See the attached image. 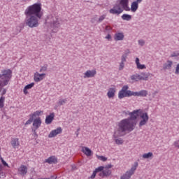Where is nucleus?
Here are the masks:
<instances>
[{
	"mask_svg": "<svg viewBox=\"0 0 179 179\" xmlns=\"http://www.w3.org/2000/svg\"><path fill=\"white\" fill-rule=\"evenodd\" d=\"M150 76V73L143 72L140 74V78L141 80H148Z\"/></svg>",
	"mask_w": 179,
	"mask_h": 179,
	"instance_id": "nucleus-24",
	"label": "nucleus"
},
{
	"mask_svg": "<svg viewBox=\"0 0 179 179\" xmlns=\"http://www.w3.org/2000/svg\"><path fill=\"white\" fill-rule=\"evenodd\" d=\"M45 163H48V164H57L58 163V158L54 155L50 156L45 160Z\"/></svg>",
	"mask_w": 179,
	"mask_h": 179,
	"instance_id": "nucleus-13",
	"label": "nucleus"
},
{
	"mask_svg": "<svg viewBox=\"0 0 179 179\" xmlns=\"http://www.w3.org/2000/svg\"><path fill=\"white\" fill-rule=\"evenodd\" d=\"M139 111H141V109L139 110H134L133 112H130L129 113V115H130L129 117L126 118V120H129V121L131 122H135V120L138 118L139 116Z\"/></svg>",
	"mask_w": 179,
	"mask_h": 179,
	"instance_id": "nucleus-9",
	"label": "nucleus"
},
{
	"mask_svg": "<svg viewBox=\"0 0 179 179\" xmlns=\"http://www.w3.org/2000/svg\"><path fill=\"white\" fill-rule=\"evenodd\" d=\"M138 69H146V66L145 64H138L137 65Z\"/></svg>",
	"mask_w": 179,
	"mask_h": 179,
	"instance_id": "nucleus-40",
	"label": "nucleus"
},
{
	"mask_svg": "<svg viewBox=\"0 0 179 179\" xmlns=\"http://www.w3.org/2000/svg\"><path fill=\"white\" fill-rule=\"evenodd\" d=\"M33 127H34V129H37L39 127H41V118L38 117L35 120H34V122H33Z\"/></svg>",
	"mask_w": 179,
	"mask_h": 179,
	"instance_id": "nucleus-17",
	"label": "nucleus"
},
{
	"mask_svg": "<svg viewBox=\"0 0 179 179\" xmlns=\"http://www.w3.org/2000/svg\"><path fill=\"white\" fill-rule=\"evenodd\" d=\"M47 68H48V65L45 64L41 68L39 72H45V71H47Z\"/></svg>",
	"mask_w": 179,
	"mask_h": 179,
	"instance_id": "nucleus-37",
	"label": "nucleus"
},
{
	"mask_svg": "<svg viewBox=\"0 0 179 179\" xmlns=\"http://www.w3.org/2000/svg\"><path fill=\"white\" fill-rule=\"evenodd\" d=\"M1 162L4 167H9V165L3 160V158L1 157Z\"/></svg>",
	"mask_w": 179,
	"mask_h": 179,
	"instance_id": "nucleus-42",
	"label": "nucleus"
},
{
	"mask_svg": "<svg viewBox=\"0 0 179 179\" xmlns=\"http://www.w3.org/2000/svg\"><path fill=\"white\" fill-rule=\"evenodd\" d=\"M26 18L24 20V23L26 26H28V27H30L31 29H34V27H38V17H36L35 15H25Z\"/></svg>",
	"mask_w": 179,
	"mask_h": 179,
	"instance_id": "nucleus-6",
	"label": "nucleus"
},
{
	"mask_svg": "<svg viewBox=\"0 0 179 179\" xmlns=\"http://www.w3.org/2000/svg\"><path fill=\"white\" fill-rule=\"evenodd\" d=\"M43 113L42 110H36V112H34L33 114L29 115V117H32L34 118H36V117H37V115H40V114Z\"/></svg>",
	"mask_w": 179,
	"mask_h": 179,
	"instance_id": "nucleus-30",
	"label": "nucleus"
},
{
	"mask_svg": "<svg viewBox=\"0 0 179 179\" xmlns=\"http://www.w3.org/2000/svg\"><path fill=\"white\" fill-rule=\"evenodd\" d=\"M54 117H55V114H54V113H52L49 115H47L45 120V123L47 125H50V124H51V122L54 121Z\"/></svg>",
	"mask_w": 179,
	"mask_h": 179,
	"instance_id": "nucleus-16",
	"label": "nucleus"
},
{
	"mask_svg": "<svg viewBox=\"0 0 179 179\" xmlns=\"http://www.w3.org/2000/svg\"><path fill=\"white\" fill-rule=\"evenodd\" d=\"M141 63L139 62V58L136 57V66H138V65H139Z\"/></svg>",
	"mask_w": 179,
	"mask_h": 179,
	"instance_id": "nucleus-51",
	"label": "nucleus"
},
{
	"mask_svg": "<svg viewBox=\"0 0 179 179\" xmlns=\"http://www.w3.org/2000/svg\"><path fill=\"white\" fill-rule=\"evenodd\" d=\"M97 174V172L94 171L93 173H92V175L90 176V178L91 179H94V178H96V175Z\"/></svg>",
	"mask_w": 179,
	"mask_h": 179,
	"instance_id": "nucleus-46",
	"label": "nucleus"
},
{
	"mask_svg": "<svg viewBox=\"0 0 179 179\" xmlns=\"http://www.w3.org/2000/svg\"><path fill=\"white\" fill-rule=\"evenodd\" d=\"M59 134H62V128L58 127L57 129L52 130L48 135V138H55L57 135H59Z\"/></svg>",
	"mask_w": 179,
	"mask_h": 179,
	"instance_id": "nucleus-11",
	"label": "nucleus"
},
{
	"mask_svg": "<svg viewBox=\"0 0 179 179\" xmlns=\"http://www.w3.org/2000/svg\"><path fill=\"white\" fill-rule=\"evenodd\" d=\"M102 171L105 175V177H110V176H111V170L110 169L104 168V169Z\"/></svg>",
	"mask_w": 179,
	"mask_h": 179,
	"instance_id": "nucleus-28",
	"label": "nucleus"
},
{
	"mask_svg": "<svg viewBox=\"0 0 179 179\" xmlns=\"http://www.w3.org/2000/svg\"><path fill=\"white\" fill-rule=\"evenodd\" d=\"M129 52H131L130 51H129V49H127V50H126L125 51H124V55H128L129 54Z\"/></svg>",
	"mask_w": 179,
	"mask_h": 179,
	"instance_id": "nucleus-53",
	"label": "nucleus"
},
{
	"mask_svg": "<svg viewBox=\"0 0 179 179\" xmlns=\"http://www.w3.org/2000/svg\"><path fill=\"white\" fill-rule=\"evenodd\" d=\"M150 157H153V153L152 152H148L143 155V159H150Z\"/></svg>",
	"mask_w": 179,
	"mask_h": 179,
	"instance_id": "nucleus-29",
	"label": "nucleus"
},
{
	"mask_svg": "<svg viewBox=\"0 0 179 179\" xmlns=\"http://www.w3.org/2000/svg\"><path fill=\"white\" fill-rule=\"evenodd\" d=\"M96 70H88L84 73V78L86 79V78H94L96 76Z\"/></svg>",
	"mask_w": 179,
	"mask_h": 179,
	"instance_id": "nucleus-15",
	"label": "nucleus"
},
{
	"mask_svg": "<svg viewBox=\"0 0 179 179\" xmlns=\"http://www.w3.org/2000/svg\"><path fill=\"white\" fill-rule=\"evenodd\" d=\"M29 119L26 122L25 125H30L33 121H34V117L32 116H29Z\"/></svg>",
	"mask_w": 179,
	"mask_h": 179,
	"instance_id": "nucleus-34",
	"label": "nucleus"
},
{
	"mask_svg": "<svg viewBox=\"0 0 179 179\" xmlns=\"http://www.w3.org/2000/svg\"><path fill=\"white\" fill-rule=\"evenodd\" d=\"M155 93H159V92H157V91H155Z\"/></svg>",
	"mask_w": 179,
	"mask_h": 179,
	"instance_id": "nucleus-61",
	"label": "nucleus"
},
{
	"mask_svg": "<svg viewBox=\"0 0 179 179\" xmlns=\"http://www.w3.org/2000/svg\"><path fill=\"white\" fill-rule=\"evenodd\" d=\"M3 169V166H2V164H0V174H3V172H2Z\"/></svg>",
	"mask_w": 179,
	"mask_h": 179,
	"instance_id": "nucleus-55",
	"label": "nucleus"
},
{
	"mask_svg": "<svg viewBox=\"0 0 179 179\" xmlns=\"http://www.w3.org/2000/svg\"><path fill=\"white\" fill-rule=\"evenodd\" d=\"M174 146L176 148H178V149H179V141H176L174 142Z\"/></svg>",
	"mask_w": 179,
	"mask_h": 179,
	"instance_id": "nucleus-48",
	"label": "nucleus"
},
{
	"mask_svg": "<svg viewBox=\"0 0 179 179\" xmlns=\"http://www.w3.org/2000/svg\"><path fill=\"white\" fill-rule=\"evenodd\" d=\"M175 73H176V75L179 74V64H178L176 66V69Z\"/></svg>",
	"mask_w": 179,
	"mask_h": 179,
	"instance_id": "nucleus-47",
	"label": "nucleus"
},
{
	"mask_svg": "<svg viewBox=\"0 0 179 179\" xmlns=\"http://www.w3.org/2000/svg\"><path fill=\"white\" fill-rule=\"evenodd\" d=\"M122 20H126L127 22H129V20H132V15L129 14H123L122 16Z\"/></svg>",
	"mask_w": 179,
	"mask_h": 179,
	"instance_id": "nucleus-25",
	"label": "nucleus"
},
{
	"mask_svg": "<svg viewBox=\"0 0 179 179\" xmlns=\"http://www.w3.org/2000/svg\"><path fill=\"white\" fill-rule=\"evenodd\" d=\"M0 178H1V176H0Z\"/></svg>",
	"mask_w": 179,
	"mask_h": 179,
	"instance_id": "nucleus-62",
	"label": "nucleus"
},
{
	"mask_svg": "<svg viewBox=\"0 0 179 179\" xmlns=\"http://www.w3.org/2000/svg\"><path fill=\"white\" fill-rule=\"evenodd\" d=\"M127 57H128V55L123 54L122 55L121 61H122V62H127Z\"/></svg>",
	"mask_w": 179,
	"mask_h": 179,
	"instance_id": "nucleus-43",
	"label": "nucleus"
},
{
	"mask_svg": "<svg viewBox=\"0 0 179 179\" xmlns=\"http://www.w3.org/2000/svg\"><path fill=\"white\" fill-rule=\"evenodd\" d=\"M107 96L109 99H113L115 96V88H109Z\"/></svg>",
	"mask_w": 179,
	"mask_h": 179,
	"instance_id": "nucleus-23",
	"label": "nucleus"
},
{
	"mask_svg": "<svg viewBox=\"0 0 179 179\" xmlns=\"http://www.w3.org/2000/svg\"><path fill=\"white\" fill-rule=\"evenodd\" d=\"M138 8H139V3L136 1H133L131 4V8L129 7V0H120L119 3H115L113 7L109 10V13L111 15H121L124 10L126 12H131L135 13L138 10Z\"/></svg>",
	"mask_w": 179,
	"mask_h": 179,
	"instance_id": "nucleus-1",
	"label": "nucleus"
},
{
	"mask_svg": "<svg viewBox=\"0 0 179 179\" xmlns=\"http://www.w3.org/2000/svg\"><path fill=\"white\" fill-rule=\"evenodd\" d=\"M4 94H6V89H3L1 92V96H4Z\"/></svg>",
	"mask_w": 179,
	"mask_h": 179,
	"instance_id": "nucleus-56",
	"label": "nucleus"
},
{
	"mask_svg": "<svg viewBox=\"0 0 179 179\" xmlns=\"http://www.w3.org/2000/svg\"><path fill=\"white\" fill-rule=\"evenodd\" d=\"M106 38H107V40H111V35L110 34H108L106 36Z\"/></svg>",
	"mask_w": 179,
	"mask_h": 179,
	"instance_id": "nucleus-57",
	"label": "nucleus"
},
{
	"mask_svg": "<svg viewBox=\"0 0 179 179\" xmlns=\"http://www.w3.org/2000/svg\"><path fill=\"white\" fill-rule=\"evenodd\" d=\"M143 0H136L135 2H137V3H141V2H142Z\"/></svg>",
	"mask_w": 179,
	"mask_h": 179,
	"instance_id": "nucleus-59",
	"label": "nucleus"
},
{
	"mask_svg": "<svg viewBox=\"0 0 179 179\" xmlns=\"http://www.w3.org/2000/svg\"><path fill=\"white\" fill-rule=\"evenodd\" d=\"M3 101H5V96H1L0 98V108H3L4 103Z\"/></svg>",
	"mask_w": 179,
	"mask_h": 179,
	"instance_id": "nucleus-31",
	"label": "nucleus"
},
{
	"mask_svg": "<svg viewBox=\"0 0 179 179\" xmlns=\"http://www.w3.org/2000/svg\"><path fill=\"white\" fill-rule=\"evenodd\" d=\"M128 89H129V87L128 85H124L122 87V90L119 92H128Z\"/></svg>",
	"mask_w": 179,
	"mask_h": 179,
	"instance_id": "nucleus-38",
	"label": "nucleus"
},
{
	"mask_svg": "<svg viewBox=\"0 0 179 179\" xmlns=\"http://www.w3.org/2000/svg\"><path fill=\"white\" fill-rule=\"evenodd\" d=\"M138 162H134V165L131 166L130 170L127 171L125 173H124L120 179H131V177L135 174V171L138 168Z\"/></svg>",
	"mask_w": 179,
	"mask_h": 179,
	"instance_id": "nucleus-7",
	"label": "nucleus"
},
{
	"mask_svg": "<svg viewBox=\"0 0 179 179\" xmlns=\"http://www.w3.org/2000/svg\"><path fill=\"white\" fill-rule=\"evenodd\" d=\"M131 80H134L135 82H139V80H142L141 79V76L140 74L136 73L134 75L131 76Z\"/></svg>",
	"mask_w": 179,
	"mask_h": 179,
	"instance_id": "nucleus-26",
	"label": "nucleus"
},
{
	"mask_svg": "<svg viewBox=\"0 0 179 179\" xmlns=\"http://www.w3.org/2000/svg\"><path fill=\"white\" fill-rule=\"evenodd\" d=\"M66 99H60L59 100V101L57 102L58 106H64V104L66 103Z\"/></svg>",
	"mask_w": 179,
	"mask_h": 179,
	"instance_id": "nucleus-33",
	"label": "nucleus"
},
{
	"mask_svg": "<svg viewBox=\"0 0 179 179\" xmlns=\"http://www.w3.org/2000/svg\"><path fill=\"white\" fill-rule=\"evenodd\" d=\"M18 172L21 176H26V174H27V166L21 165L18 169Z\"/></svg>",
	"mask_w": 179,
	"mask_h": 179,
	"instance_id": "nucleus-20",
	"label": "nucleus"
},
{
	"mask_svg": "<svg viewBox=\"0 0 179 179\" xmlns=\"http://www.w3.org/2000/svg\"><path fill=\"white\" fill-rule=\"evenodd\" d=\"M97 159H99V160H101V162H106L107 160V157L104 156H97Z\"/></svg>",
	"mask_w": 179,
	"mask_h": 179,
	"instance_id": "nucleus-39",
	"label": "nucleus"
},
{
	"mask_svg": "<svg viewBox=\"0 0 179 179\" xmlns=\"http://www.w3.org/2000/svg\"><path fill=\"white\" fill-rule=\"evenodd\" d=\"M111 167H113V165L111 164H109L108 165H106L104 169H107L108 170H109V169H111Z\"/></svg>",
	"mask_w": 179,
	"mask_h": 179,
	"instance_id": "nucleus-49",
	"label": "nucleus"
},
{
	"mask_svg": "<svg viewBox=\"0 0 179 179\" xmlns=\"http://www.w3.org/2000/svg\"><path fill=\"white\" fill-rule=\"evenodd\" d=\"M95 20H95L94 18H92V19L91 20V23H92V24L94 23Z\"/></svg>",
	"mask_w": 179,
	"mask_h": 179,
	"instance_id": "nucleus-60",
	"label": "nucleus"
},
{
	"mask_svg": "<svg viewBox=\"0 0 179 179\" xmlns=\"http://www.w3.org/2000/svg\"><path fill=\"white\" fill-rule=\"evenodd\" d=\"M45 22L48 24L52 33H57V31H58V29L61 27V22L62 20L58 15H50L48 16Z\"/></svg>",
	"mask_w": 179,
	"mask_h": 179,
	"instance_id": "nucleus-4",
	"label": "nucleus"
},
{
	"mask_svg": "<svg viewBox=\"0 0 179 179\" xmlns=\"http://www.w3.org/2000/svg\"><path fill=\"white\" fill-rule=\"evenodd\" d=\"M171 57H179V52H178V51L173 52L171 55Z\"/></svg>",
	"mask_w": 179,
	"mask_h": 179,
	"instance_id": "nucleus-44",
	"label": "nucleus"
},
{
	"mask_svg": "<svg viewBox=\"0 0 179 179\" xmlns=\"http://www.w3.org/2000/svg\"><path fill=\"white\" fill-rule=\"evenodd\" d=\"M133 96L135 97H146L148 96V91L143 90L139 92H133Z\"/></svg>",
	"mask_w": 179,
	"mask_h": 179,
	"instance_id": "nucleus-12",
	"label": "nucleus"
},
{
	"mask_svg": "<svg viewBox=\"0 0 179 179\" xmlns=\"http://www.w3.org/2000/svg\"><path fill=\"white\" fill-rule=\"evenodd\" d=\"M79 131H80V128L77 129L76 131V135L77 137L79 136Z\"/></svg>",
	"mask_w": 179,
	"mask_h": 179,
	"instance_id": "nucleus-54",
	"label": "nucleus"
},
{
	"mask_svg": "<svg viewBox=\"0 0 179 179\" xmlns=\"http://www.w3.org/2000/svg\"><path fill=\"white\" fill-rule=\"evenodd\" d=\"M41 3H35L27 7L24 11V15L36 16L38 19L43 17V11H41Z\"/></svg>",
	"mask_w": 179,
	"mask_h": 179,
	"instance_id": "nucleus-3",
	"label": "nucleus"
},
{
	"mask_svg": "<svg viewBox=\"0 0 179 179\" xmlns=\"http://www.w3.org/2000/svg\"><path fill=\"white\" fill-rule=\"evenodd\" d=\"M10 143L13 149H18L19 145H20V143H19V138H12Z\"/></svg>",
	"mask_w": 179,
	"mask_h": 179,
	"instance_id": "nucleus-18",
	"label": "nucleus"
},
{
	"mask_svg": "<svg viewBox=\"0 0 179 179\" xmlns=\"http://www.w3.org/2000/svg\"><path fill=\"white\" fill-rule=\"evenodd\" d=\"M32 131H34V136H36V138L38 136V135H37V132H36V131H37V129H32Z\"/></svg>",
	"mask_w": 179,
	"mask_h": 179,
	"instance_id": "nucleus-52",
	"label": "nucleus"
},
{
	"mask_svg": "<svg viewBox=\"0 0 179 179\" xmlns=\"http://www.w3.org/2000/svg\"><path fill=\"white\" fill-rule=\"evenodd\" d=\"M124 33L118 32L115 34L114 40L115 41H122V40H124Z\"/></svg>",
	"mask_w": 179,
	"mask_h": 179,
	"instance_id": "nucleus-19",
	"label": "nucleus"
},
{
	"mask_svg": "<svg viewBox=\"0 0 179 179\" xmlns=\"http://www.w3.org/2000/svg\"><path fill=\"white\" fill-rule=\"evenodd\" d=\"M45 78V73H38V72H36L34 75V80L35 82H40L43 80Z\"/></svg>",
	"mask_w": 179,
	"mask_h": 179,
	"instance_id": "nucleus-14",
	"label": "nucleus"
},
{
	"mask_svg": "<svg viewBox=\"0 0 179 179\" xmlns=\"http://www.w3.org/2000/svg\"><path fill=\"white\" fill-rule=\"evenodd\" d=\"M46 179H57V176H52L50 178H46Z\"/></svg>",
	"mask_w": 179,
	"mask_h": 179,
	"instance_id": "nucleus-58",
	"label": "nucleus"
},
{
	"mask_svg": "<svg viewBox=\"0 0 179 179\" xmlns=\"http://www.w3.org/2000/svg\"><path fill=\"white\" fill-rule=\"evenodd\" d=\"M104 170V166H99L98 168L95 169L94 171L96 173H101Z\"/></svg>",
	"mask_w": 179,
	"mask_h": 179,
	"instance_id": "nucleus-36",
	"label": "nucleus"
},
{
	"mask_svg": "<svg viewBox=\"0 0 179 179\" xmlns=\"http://www.w3.org/2000/svg\"><path fill=\"white\" fill-rule=\"evenodd\" d=\"M34 86V83H31L30 84L27 85L23 90L24 93L25 94H27V93H29L27 90H29V89H31V87H33Z\"/></svg>",
	"mask_w": 179,
	"mask_h": 179,
	"instance_id": "nucleus-27",
	"label": "nucleus"
},
{
	"mask_svg": "<svg viewBox=\"0 0 179 179\" xmlns=\"http://www.w3.org/2000/svg\"><path fill=\"white\" fill-rule=\"evenodd\" d=\"M136 122H130L128 119L122 120L117 124V130L115 132L114 138L124 136L126 132H132L135 129Z\"/></svg>",
	"mask_w": 179,
	"mask_h": 179,
	"instance_id": "nucleus-2",
	"label": "nucleus"
},
{
	"mask_svg": "<svg viewBox=\"0 0 179 179\" xmlns=\"http://www.w3.org/2000/svg\"><path fill=\"white\" fill-rule=\"evenodd\" d=\"M125 62H122V60H121V62L119 66V71H122L124 69V67L125 66Z\"/></svg>",
	"mask_w": 179,
	"mask_h": 179,
	"instance_id": "nucleus-35",
	"label": "nucleus"
},
{
	"mask_svg": "<svg viewBox=\"0 0 179 179\" xmlns=\"http://www.w3.org/2000/svg\"><path fill=\"white\" fill-rule=\"evenodd\" d=\"M140 117L142 120L140 121L138 127L139 128H142L143 125L148 124V121H149V115H148V113H143Z\"/></svg>",
	"mask_w": 179,
	"mask_h": 179,
	"instance_id": "nucleus-8",
	"label": "nucleus"
},
{
	"mask_svg": "<svg viewBox=\"0 0 179 179\" xmlns=\"http://www.w3.org/2000/svg\"><path fill=\"white\" fill-rule=\"evenodd\" d=\"M171 66H173V61L168 60L167 63L164 64L163 69L164 71H166V69L169 70L171 69Z\"/></svg>",
	"mask_w": 179,
	"mask_h": 179,
	"instance_id": "nucleus-22",
	"label": "nucleus"
},
{
	"mask_svg": "<svg viewBox=\"0 0 179 179\" xmlns=\"http://www.w3.org/2000/svg\"><path fill=\"white\" fill-rule=\"evenodd\" d=\"M99 177H101L102 178H104V177H106L104 175V172H103V171L101 173H99Z\"/></svg>",
	"mask_w": 179,
	"mask_h": 179,
	"instance_id": "nucleus-50",
	"label": "nucleus"
},
{
	"mask_svg": "<svg viewBox=\"0 0 179 179\" xmlns=\"http://www.w3.org/2000/svg\"><path fill=\"white\" fill-rule=\"evenodd\" d=\"M83 153L85 154L86 156L90 157L92 155H93V152L90 148L87 147H83L82 148Z\"/></svg>",
	"mask_w": 179,
	"mask_h": 179,
	"instance_id": "nucleus-21",
	"label": "nucleus"
},
{
	"mask_svg": "<svg viewBox=\"0 0 179 179\" xmlns=\"http://www.w3.org/2000/svg\"><path fill=\"white\" fill-rule=\"evenodd\" d=\"M106 16L107 15L106 14L101 15L97 20V23H101V22H103V20H104V19H106Z\"/></svg>",
	"mask_w": 179,
	"mask_h": 179,
	"instance_id": "nucleus-32",
	"label": "nucleus"
},
{
	"mask_svg": "<svg viewBox=\"0 0 179 179\" xmlns=\"http://www.w3.org/2000/svg\"><path fill=\"white\" fill-rule=\"evenodd\" d=\"M138 45H141V47H143L145 45V41L143 39L138 40Z\"/></svg>",
	"mask_w": 179,
	"mask_h": 179,
	"instance_id": "nucleus-45",
	"label": "nucleus"
},
{
	"mask_svg": "<svg viewBox=\"0 0 179 179\" xmlns=\"http://www.w3.org/2000/svg\"><path fill=\"white\" fill-rule=\"evenodd\" d=\"M115 143L117 145H122V143H124V141H122L121 138H117L115 140Z\"/></svg>",
	"mask_w": 179,
	"mask_h": 179,
	"instance_id": "nucleus-41",
	"label": "nucleus"
},
{
	"mask_svg": "<svg viewBox=\"0 0 179 179\" xmlns=\"http://www.w3.org/2000/svg\"><path fill=\"white\" fill-rule=\"evenodd\" d=\"M12 79V70L8 69L1 71L0 74V87H3L8 86V83L10 82Z\"/></svg>",
	"mask_w": 179,
	"mask_h": 179,
	"instance_id": "nucleus-5",
	"label": "nucleus"
},
{
	"mask_svg": "<svg viewBox=\"0 0 179 179\" xmlns=\"http://www.w3.org/2000/svg\"><path fill=\"white\" fill-rule=\"evenodd\" d=\"M134 96V91L128 90L124 92H119L118 98L121 100V99H124V97H131Z\"/></svg>",
	"mask_w": 179,
	"mask_h": 179,
	"instance_id": "nucleus-10",
	"label": "nucleus"
}]
</instances>
